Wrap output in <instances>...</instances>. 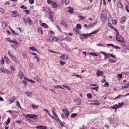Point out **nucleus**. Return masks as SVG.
Instances as JSON below:
<instances>
[{
  "instance_id": "nucleus-1",
  "label": "nucleus",
  "mask_w": 129,
  "mask_h": 129,
  "mask_svg": "<svg viewBox=\"0 0 129 129\" xmlns=\"http://www.w3.org/2000/svg\"><path fill=\"white\" fill-rule=\"evenodd\" d=\"M99 29H97L96 30H95L94 31L92 32L91 33L89 34H81L80 35V37L81 39H86L87 38V37L91 36L92 34H94L97 33L99 31Z\"/></svg>"
},
{
  "instance_id": "nucleus-2",
  "label": "nucleus",
  "mask_w": 129,
  "mask_h": 129,
  "mask_svg": "<svg viewBox=\"0 0 129 129\" xmlns=\"http://www.w3.org/2000/svg\"><path fill=\"white\" fill-rule=\"evenodd\" d=\"M116 39L117 41L119 42L125 43H126V41L124 40V38L121 36H117L116 37Z\"/></svg>"
},
{
  "instance_id": "nucleus-3",
  "label": "nucleus",
  "mask_w": 129,
  "mask_h": 129,
  "mask_svg": "<svg viewBox=\"0 0 129 129\" xmlns=\"http://www.w3.org/2000/svg\"><path fill=\"white\" fill-rule=\"evenodd\" d=\"M38 115L34 114H27L26 115V116L29 118L33 119L35 120H36L38 118Z\"/></svg>"
},
{
  "instance_id": "nucleus-4",
  "label": "nucleus",
  "mask_w": 129,
  "mask_h": 129,
  "mask_svg": "<svg viewBox=\"0 0 129 129\" xmlns=\"http://www.w3.org/2000/svg\"><path fill=\"white\" fill-rule=\"evenodd\" d=\"M0 71H1V72H3L4 73H10V72L9 71L3 67H2L0 68Z\"/></svg>"
},
{
  "instance_id": "nucleus-5",
  "label": "nucleus",
  "mask_w": 129,
  "mask_h": 129,
  "mask_svg": "<svg viewBox=\"0 0 129 129\" xmlns=\"http://www.w3.org/2000/svg\"><path fill=\"white\" fill-rule=\"evenodd\" d=\"M48 11H49V18L53 22V13L51 12V11L50 9H49L48 10Z\"/></svg>"
},
{
  "instance_id": "nucleus-6",
  "label": "nucleus",
  "mask_w": 129,
  "mask_h": 129,
  "mask_svg": "<svg viewBox=\"0 0 129 129\" xmlns=\"http://www.w3.org/2000/svg\"><path fill=\"white\" fill-rule=\"evenodd\" d=\"M11 12L13 14V15H11L12 17H16L19 15V14L18 12L17 11H12Z\"/></svg>"
},
{
  "instance_id": "nucleus-7",
  "label": "nucleus",
  "mask_w": 129,
  "mask_h": 129,
  "mask_svg": "<svg viewBox=\"0 0 129 129\" xmlns=\"http://www.w3.org/2000/svg\"><path fill=\"white\" fill-rule=\"evenodd\" d=\"M35 128L37 129H46L47 127L45 125H39L36 126Z\"/></svg>"
},
{
  "instance_id": "nucleus-8",
  "label": "nucleus",
  "mask_w": 129,
  "mask_h": 129,
  "mask_svg": "<svg viewBox=\"0 0 129 129\" xmlns=\"http://www.w3.org/2000/svg\"><path fill=\"white\" fill-rule=\"evenodd\" d=\"M106 13L105 10H103L101 14V18L103 20H105L106 19Z\"/></svg>"
},
{
  "instance_id": "nucleus-9",
  "label": "nucleus",
  "mask_w": 129,
  "mask_h": 129,
  "mask_svg": "<svg viewBox=\"0 0 129 129\" xmlns=\"http://www.w3.org/2000/svg\"><path fill=\"white\" fill-rule=\"evenodd\" d=\"M63 111L65 114L66 118H67L70 114L69 112L66 109H63Z\"/></svg>"
},
{
  "instance_id": "nucleus-10",
  "label": "nucleus",
  "mask_w": 129,
  "mask_h": 129,
  "mask_svg": "<svg viewBox=\"0 0 129 129\" xmlns=\"http://www.w3.org/2000/svg\"><path fill=\"white\" fill-rule=\"evenodd\" d=\"M18 76L20 79L25 78L23 73L21 71H20L18 74Z\"/></svg>"
},
{
  "instance_id": "nucleus-11",
  "label": "nucleus",
  "mask_w": 129,
  "mask_h": 129,
  "mask_svg": "<svg viewBox=\"0 0 129 129\" xmlns=\"http://www.w3.org/2000/svg\"><path fill=\"white\" fill-rule=\"evenodd\" d=\"M25 94L28 98H31L32 96L33 93L32 92L28 91L25 92Z\"/></svg>"
},
{
  "instance_id": "nucleus-12",
  "label": "nucleus",
  "mask_w": 129,
  "mask_h": 129,
  "mask_svg": "<svg viewBox=\"0 0 129 129\" xmlns=\"http://www.w3.org/2000/svg\"><path fill=\"white\" fill-rule=\"evenodd\" d=\"M104 74L103 71H101L99 70H97L96 72L97 76L99 77L100 76H102Z\"/></svg>"
},
{
  "instance_id": "nucleus-13",
  "label": "nucleus",
  "mask_w": 129,
  "mask_h": 129,
  "mask_svg": "<svg viewBox=\"0 0 129 129\" xmlns=\"http://www.w3.org/2000/svg\"><path fill=\"white\" fill-rule=\"evenodd\" d=\"M26 19L28 22L29 25H31L33 23V22L31 18L29 17H27L26 18Z\"/></svg>"
},
{
  "instance_id": "nucleus-14",
  "label": "nucleus",
  "mask_w": 129,
  "mask_h": 129,
  "mask_svg": "<svg viewBox=\"0 0 129 129\" xmlns=\"http://www.w3.org/2000/svg\"><path fill=\"white\" fill-rule=\"evenodd\" d=\"M16 99V97L14 96H13L11 98L10 100H9L10 101L11 103H13L14 101Z\"/></svg>"
},
{
  "instance_id": "nucleus-15",
  "label": "nucleus",
  "mask_w": 129,
  "mask_h": 129,
  "mask_svg": "<svg viewBox=\"0 0 129 129\" xmlns=\"http://www.w3.org/2000/svg\"><path fill=\"white\" fill-rule=\"evenodd\" d=\"M77 100L76 103L77 105H80L81 102V100L79 98H77Z\"/></svg>"
},
{
  "instance_id": "nucleus-16",
  "label": "nucleus",
  "mask_w": 129,
  "mask_h": 129,
  "mask_svg": "<svg viewBox=\"0 0 129 129\" xmlns=\"http://www.w3.org/2000/svg\"><path fill=\"white\" fill-rule=\"evenodd\" d=\"M68 57V56L65 54L62 55L60 57V58L62 59H67Z\"/></svg>"
},
{
  "instance_id": "nucleus-17",
  "label": "nucleus",
  "mask_w": 129,
  "mask_h": 129,
  "mask_svg": "<svg viewBox=\"0 0 129 129\" xmlns=\"http://www.w3.org/2000/svg\"><path fill=\"white\" fill-rule=\"evenodd\" d=\"M11 58L15 62H17V63H18V61H17V60L16 58L14 56H13V55L12 56H11Z\"/></svg>"
},
{
  "instance_id": "nucleus-18",
  "label": "nucleus",
  "mask_w": 129,
  "mask_h": 129,
  "mask_svg": "<svg viewBox=\"0 0 129 129\" xmlns=\"http://www.w3.org/2000/svg\"><path fill=\"white\" fill-rule=\"evenodd\" d=\"M64 40L67 42H70L72 40L69 37H66L64 38Z\"/></svg>"
},
{
  "instance_id": "nucleus-19",
  "label": "nucleus",
  "mask_w": 129,
  "mask_h": 129,
  "mask_svg": "<svg viewBox=\"0 0 129 129\" xmlns=\"http://www.w3.org/2000/svg\"><path fill=\"white\" fill-rule=\"evenodd\" d=\"M4 58L5 59V61L6 63L8 64H9L10 62V61L9 58H8L6 56H4Z\"/></svg>"
},
{
  "instance_id": "nucleus-20",
  "label": "nucleus",
  "mask_w": 129,
  "mask_h": 129,
  "mask_svg": "<svg viewBox=\"0 0 129 129\" xmlns=\"http://www.w3.org/2000/svg\"><path fill=\"white\" fill-rule=\"evenodd\" d=\"M60 24L61 25L66 27L67 25L65 22L63 20H61L60 22Z\"/></svg>"
},
{
  "instance_id": "nucleus-21",
  "label": "nucleus",
  "mask_w": 129,
  "mask_h": 129,
  "mask_svg": "<svg viewBox=\"0 0 129 129\" xmlns=\"http://www.w3.org/2000/svg\"><path fill=\"white\" fill-rule=\"evenodd\" d=\"M126 17H122L120 19V22L122 23H123L125 20Z\"/></svg>"
},
{
  "instance_id": "nucleus-22",
  "label": "nucleus",
  "mask_w": 129,
  "mask_h": 129,
  "mask_svg": "<svg viewBox=\"0 0 129 129\" xmlns=\"http://www.w3.org/2000/svg\"><path fill=\"white\" fill-rule=\"evenodd\" d=\"M52 5V7L53 8H55L57 7V4L55 2H53L52 4H51Z\"/></svg>"
},
{
  "instance_id": "nucleus-23",
  "label": "nucleus",
  "mask_w": 129,
  "mask_h": 129,
  "mask_svg": "<svg viewBox=\"0 0 129 129\" xmlns=\"http://www.w3.org/2000/svg\"><path fill=\"white\" fill-rule=\"evenodd\" d=\"M31 107L34 109H37L39 107V106L38 105H35L34 104H33L31 105Z\"/></svg>"
},
{
  "instance_id": "nucleus-24",
  "label": "nucleus",
  "mask_w": 129,
  "mask_h": 129,
  "mask_svg": "<svg viewBox=\"0 0 129 129\" xmlns=\"http://www.w3.org/2000/svg\"><path fill=\"white\" fill-rule=\"evenodd\" d=\"M41 26L46 28H48V26L45 23H42L41 24Z\"/></svg>"
},
{
  "instance_id": "nucleus-25",
  "label": "nucleus",
  "mask_w": 129,
  "mask_h": 129,
  "mask_svg": "<svg viewBox=\"0 0 129 129\" xmlns=\"http://www.w3.org/2000/svg\"><path fill=\"white\" fill-rule=\"evenodd\" d=\"M97 103H90V104L91 105H99L100 104V103H99L98 101H97Z\"/></svg>"
},
{
  "instance_id": "nucleus-26",
  "label": "nucleus",
  "mask_w": 129,
  "mask_h": 129,
  "mask_svg": "<svg viewBox=\"0 0 129 129\" xmlns=\"http://www.w3.org/2000/svg\"><path fill=\"white\" fill-rule=\"evenodd\" d=\"M29 49L33 51H37V49L35 48V47H29Z\"/></svg>"
},
{
  "instance_id": "nucleus-27",
  "label": "nucleus",
  "mask_w": 129,
  "mask_h": 129,
  "mask_svg": "<svg viewBox=\"0 0 129 129\" xmlns=\"http://www.w3.org/2000/svg\"><path fill=\"white\" fill-rule=\"evenodd\" d=\"M108 26L109 27H110L111 28L113 29L114 30L115 29V28H114V27H113L111 24V23H110V22H109L108 24Z\"/></svg>"
},
{
  "instance_id": "nucleus-28",
  "label": "nucleus",
  "mask_w": 129,
  "mask_h": 129,
  "mask_svg": "<svg viewBox=\"0 0 129 129\" xmlns=\"http://www.w3.org/2000/svg\"><path fill=\"white\" fill-rule=\"evenodd\" d=\"M34 78L38 82H40L41 81V79L39 78L38 76H35L34 77Z\"/></svg>"
},
{
  "instance_id": "nucleus-29",
  "label": "nucleus",
  "mask_w": 129,
  "mask_h": 129,
  "mask_svg": "<svg viewBox=\"0 0 129 129\" xmlns=\"http://www.w3.org/2000/svg\"><path fill=\"white\" fill-rule=\"evenodd\" d=\"M2 23L3 27L4 28H5L7 26V25L6 24V22L5 21H3Z\"/></svg>"
},
{
  "instance_id": "nucleus-30",
  "label": "nucleus",
  "mask_w": 129,
  "mask_h": 129,
  "mask_svg": "<svg viewBox=\"0 0 129 129\" xmlns=\"http://www.w3.org/2000/svg\"><path fill=\"white\" fill-rule=\"evenodd\" d=\"M99 87L98 86H97V87H92L91 88V90H95L96 91H98V90Z\"/></svg>"
},
{
  "instance_id": "nucleus-31",
  "label": "nucleus",
  "mask_w": 129,
  "mask_h": 129,
  "mask_svg": "<svg viewBox=\"0 0 129 129\" xmlns=\"http://www.w3.org/2000/svg\"><path fill=\"white\" fill-rule=\"evenodd\" d=\"M54 87L55 88H59L60 89H64L62 87L60 86H59V85H56V86H54Z\"/></svg>"
},
{
  "instance_id": "nucleus-32",
  "label": "nucleus",
  "mask_w": 129,
  "mask_h": 129,
  "mask_svg": "<svg viewBox=\"0 0 129 129\" xmlns=\"http://www.w3.org/2000/svg\"><path fill=\"white\" fill-rule=\"evenodd\" d=\"M77 28V29H80L81 28V25L80 24H78L76 25Z\"/></svg>"
},
{
  "instance_id": "nucleus-33",
  "label": "nucleus",
  "mask_w": 129,
  "mask_h": 129,
  "mask_svg": "<svg viewBox=\"0 0 129 129\" xmlns=\"http://www.w3.org/2000/svg\"><path fill=\"white\" fill-rule=\"evenodd\" d=\"M10 42L11 43H14L15 44H18L17 42L16 41H14L13 40H10Z\"/></svg>"
},
{
  "instance_id": "nucleus-34",
  "label": "nucleus",
  "mask_w": 129,
  "mask_h": 129,
  "mask_svg": "<svg viewBox=\"0 0 129 129\" xmlns=\"http://www.w3.org/2000/svg\"><path fill=\"white\" fill-rule=\"evenodd\" d=\"M123 103L122 102L121 103H118V105H117V108H119L121 107V106L123 105Z\"/></svg>"
},
{
  "instance_id": "nucleus-35",
  "label": "nucleus",
  "mask_w": 129,
  "mask_h": 129,
  "mask_svg": "<svg viewBox=\"0 0 129 129\" xmlns=\"http://www.w3.org/2000/svg\"><path fill=\"white\" fill-rule=\"evenodd\" d=\"M94 26V24H93V23H91L88 26V27L90 28L93 27Z\"/></svg>"
},
{
  "instance_id": "nucleus-36",
  "label": "nucleus",
  "mask_w": 129,
  "mask_h": 129,
  "mask_svg": "<svg viewBox=\"0 0 129 129\" xmlns=\"http://www.w3.org/2000/svg\"><path fill=\"white\" fill-rule=\"evenodd\" d=\"M63 60H61L60 61V63L61 65H63L65 63V62L63 61Z\"/></svg>"
},
{
  "instance_id": "nucleus-37",
  "label": "nucleus",
  "mask_w": 129,
  "mask_h": 129,
  "mask_svg": "<svg viewBox=\"0 0 129 129\" xmlns=\"http://www.w3.org/2000/svg\"><path fill=\"white\" fill-rule=\"evenodd\" d=\"M37 31L39 33H40L42 35L43 34V31L41 29H39L37 30Z\"/></svg>"
},
{
  "instance_id": "nucleus-38",
  "label": "nucleus",
  "mask_w": 129,
  "mask_h": 129,
  "mask_svg": "<svg viewBox=\"0 0 129 129\" xmlns=\"http://www.w3.org/2000/svg\"><path fill=\"white\" fill-rule=\"evenodd\" d=\"M10 69H11V71H13V72H14V68L12 66H10Z\"/></svg>"
},
{
  "instance_id": "nucleus-39",
  "label": "nucleus",
  "mask_w": 129,
  "mask_h": 129,
  "mask_svg": "<svg viewBox=\"0 0 129 129\" xmlns=\"http://www.w3.org/2000/svg\"><path fill=\"white\" fill-rule=\"evenodd\" d=\"M77 114L76 113H74L71 115V117L72 118H74L77 115Z\"/></svg>"
},
{
  "instance_id": "nucleus-40",
  "label": "nucleus",
  "mask_w": 129,
  "mask_h": 129,
  "mask_svg": "<svg viewBox=\"0 0 129 129\" xmlns=\"http://www.w3.org/2000/svg\"><path fill=\"white\" fill-rule=\"evenodd\" d=\"M89 54L91 55H92L93 56H97L98 55V54H97L91 52Z\"/></svg>"
},
{
  "instance_id": "nucleus-41",
  "label": "nucleus",
  "mask_w": 129,
  "mask_h": 129,
  "mask_svg": "<svg viewBox=\"0 0 129 129\" xmlns=\"http://www.w3.org/2000/svg\"><path fill=\"white\" fill-rule=\"evenodd\" d=\"M117 105L116 104H115L113 106H111V108H112L113 109H116V108H117Z\"/></svg>"
},
{
  "instance_id": "nucleus-42",
  "label": "nucleus",
  "mask_w": 129,
  "mask_h": 129,
  "mask_svg": "<svg viewBox=\"0 0 129 129\" xmlns=\"http://www.w3.org/2000/svg\"><path fill=\"white\" fill-rule=\"evenodd\" d=\"M16 106H18V107L21 108L20 104L18 101H16Z\"/></svg>"
},
{
  "instance_id": "nucleus-43",
  "label": "nucleus",
  "mask_w": 129,
  "mask_h": 129,
  "mask_svg": "<svg viewBox=\"0 0 129 129\" xmlns=\"http://www.w3.org/2000/svg\"><path fill=\"white\" fill-rule=\"evenodd\" d=\"M113 47L114 48L116 49H121V48L120 47L115 45H114Z\"/></svg>"
},
{
  "instance_id": "nucleus-44",
  "label": "nucleus",
  "mask_w": 129,
  "mask_h": 129,
  "mask_svg": "<svg viewBox=\"0 0 129 129\" xmlns=\"http://www.w3.org/2000/svg\"><path fill=\"white\" fill-rule=\"evenodd\" d=\"M23 83H24V86H26L27 85V82L25 80H24L23 81Z\"/></svg>"
},
{
  "instance_id": "nucleus-45",
  "label": "nucleus",
  "mask_w": 129,
  "mask_h": 129,
  "mask_svg": "<svg viewBox=\"0 0 129 129\" xmlns=\"http://www.w3.org/2000/svg\"><path fill=\"white\" fill-rule=\"evenodd\" d=\"M73 8H72L71 9L69 10L68 11V12H70L71 14H72L73 13Z\"/></svg>"
},
{
  "instance_id": "nucleus-46",
  "label": "nucleus",
  "mask_w": 129,
  "mask_h": 129,
  "mask_svg": "<svg viewBox=\"0 0 129 129\" xmlns=\"http://www.w3.org/2000/svg\"><path fill=\"white\" fill-rule=\"evenodd\" d=\"M87 97L89 98H92V95L90 93H88L87 95Z\"/></svg>"
},
{
  "instance_id": "nucleus-47",
  "label": "nucleus",
  "mask_w": 129,
  "mask_h": 129,
  "mask_svg": "<svg viewBox=\"0 0 129 129\" xmlns=\"http://www.w3.org/2000/svg\"><path fill=\"white\" fill-rule=\"evenodd\" d=\"M0 12L2 13H4V10L3 8L0 7Z\"/></svg>"
},
{
  "instance_id": "nucleus-48",
  "label": "nucleus",
  "mask_w": 129,
  "mask_h": 129,
  "mask_svg": "<svg viewBox=\"0 0 129 129\" xmlns=\"http://www.w3.org/2000/svg\"><path fill=\"white\" fill-rule=\"evenodd\" d=\"M114 30H115V31L116 32V37H117V36H120V35H119V33L118 32V30L117 29H116L115 28V29Z\"/></svg>"
},
{
  "instance_id": "nucleus-49",
  "label": "nucleus",
  "mask_w": 129,
  "mask_h": 129,
  "mask_svg": "<svg viewBox=\"0 0 129 129\" xmlns=\"http://www.w3.org/2000/svg\"><path fill=\"white\" fill-rule=\"evenodd\" d=\"M128 8L129 7L128 6L126 5V6L125 7V9L128 12H129V9H129Z\"/></svg>"
},
{
  "instance_id": "nucleus-50",
  "label": "nucleus",
  "mask_w": 129,
  "mask_h": 129,
  "mask_svg": "<svg viewBox=\"0 0 129 129\" xmlns=\"http://www.w3.org/2000/svg\"><path fill=\"white\" fill-rule=\"evenodd\" d=\"M113 20L112 18L111 17H110L108 19V21L109 22H111L112 21H113Z\"/></svg>"
},
{
  "instance_id": "nucleus-51",
  "label": "nucleus",
  "mask_w": 129,
  "mask_h": 129,
  "mask_svg": "<svg viewBox=\"0 0 129 129\" xmlns=\"http://www.w3.org/2000/svg\"><path fill=\"white\" fill-rule=\"evenodd\" d=\"M10 28L12 33H13L14 34H15V35H17L18 34L17 32H15L14 30H13L12 29H11L10 27Z\"/></svg>"
},
{
  "instance_id": "nucleus-52",
  "label": "nucleus",
  "mask_w": 129,
  "mask_h": 129,
  "mask_svg": "<svg viewBox=\"0 0 129 129\" xmlns=\"http://www.w3.org/2000/svg\"><path fill=\"white\" fill-rule=\"evenodd\" d=\"M122 96L124 97V95H121L119 94L117 97H116L115 98V99H116L118 98H120V97H122Z\"/></svg>"
},
{
  "instance_id": "nucleus-53",
  "label": "nucleus",
  "mask_w": 129,
  "mask_h": 129,
  "mask_svg": "<svg viewBox=\"0 0 129 129\" xmlns=\"http://www.w3.org/2000/svg\"><path fill=\"white\" fill-rule=\"evenodd\" d=\"M53 1H51L50 0H47V2L49 4H51Z\"/></svg>"
},
{
  "instance_id": "nucleus-54",
  "label": "nucleus",
  "mask_w": 129,
  "mask_h": 129,
  "mask_svg": "<svg viewBox=\"0 0 129 129\" xmlns=\"http://www.w3.org/2000/svg\"><path fill=\"white\" fill-rule=\"evenodd\" d=\"M59 123L60 124V125L61 126V127H63L64 123V122H62V121H60Z\"/></svg>"
},
{
  "instance_id": "nucleus-55",
  "label": "nucleus",
  "mask_w": 129,
  "mask_h": 129,
  "mask_svg": "<svg viewBox=\"0 0 129 129\" xmlns=\"http://www.w3.org/2000/svg\"><path fill=\"white\" fill-rule=\"evenodd\" d=\"M20 8H23L24 9H27V7L26 6L24 7L23 5H22L21 6Z\"/></svg>"
},
{
  "instance_id": "nucleus-56",
  "label": "nucleus",
  "mask_w": 129,
  "mask_h": 129,
  "mask_svg": "<svg viewBox=\"0 0 129 129\" xmlns=\"http://www.w3.org/2000/svg\"><path fill=\"white\" fill-rule=\"evenodd\" d=\"M74 31H76V32L78 33H79V30L76 28H74L73 29Z\"/></svg>"
},
{
  "instance_id": "nucleus-57",
  "label": "nucleus",
  "mask_w": 129,
  "mask_h": 129,
  "mask_svg": "<svg viewBox=\"0 0 129 129\" xmlns=\"http://www.w3.org/2000/svg\"><path fill=\"white\" fill-rule=\"evenodd\" d=\"M121 45L122 47V48L123 49H125V47H126V46L124 44H121Z\"/></svg>"
},
{
  "instance_id": "nucleus-58",
  "label": "nucleus",
  "mask_w": 129,
  "mask_h": 129,
  "mask_svg": "<svg viewBox=\"0 0 129 129\" xmlns=\"http://www.w3.org/2000/svg\"><path fill=\"white\" fill-rule=\"evenodd\" d=\"M97 45L98 46H100L101 47H105V46L103 44H97Z\"/></svg>"
},
{
  "instance_id": "nucleus-59",
  "label": "nucleus",
  "mask_w": 129,
  "mask_h": 129,
  "mask_svg": "<svg viewBox=\"0 0 129 129\" xmlns=\"http://www.w3.org/2000/svg\"><path fill=\"white\" fill-rule=\"evenodd\" d=\"M78 17H80V19L82 20L84 19L85 18V17H83L82 16H78Z\"/></svg>"
},
{
  "instance_id": "nucleus-60",
  "label": "nucleus",
  "mask_w": 129,
  "mask_h": 129,
  "mask_svg": "<svg viewBox=\"0 0 129 129\" xmlns=\"http://www.w3.org/2000/svg\"><path fill=\"white\" fill-rule=\"evenodd\" d=\"M54 41L56 42H57L58 41V39L56 37H54Z\"/></svg>"
},
{
  "instance_id": "nucleus-61",
  "label": "nucleus",
  "mask_w": 129,
  "mask_h": 129,
  "mask_svg": "<svg viewBox=\"0 0 129 129\" xmlns=\"http://www.w3.org/2000/svg\"><path fill=\"white\" fill-rule=\"evenodd\" d=\"M22 56L23 58L25 59V58L27 57V55H26L24 53H23L22 54Z\"/></svg>"
},
{
  "instance_id": "nucleus-62",
  "label": "nucleus",
  "mask_w": 129,
  "mask_h": 129,
  "mask_svg": "<svg viewBox=\"0 0 129 129\" xmlns=\"http://www.w3.org/2000/svg\"><path fill=\"white\" fill-rule=\"evenodd\" d=\"M65 3L66 5H67L69 3V0H65Z\"/></svg>"
},
{
  "instance_id": "nucleus-63",
  "label": "nucleus",
  "mask_w": 129,
  "mask_h": 129,
  "mask_svg": "<svg viewBox=\"0 0 129 129\" xmlns=\"http://www.w3.org/2000/svg\"><path fill=\"white\" fill-rule=\"evenodd\" d=\"M105 85H106L105 86L106 87H108L109 85V84L107 82H105Z\"/></svg>"
},
{
  "instance_id": "nucleus-64",
  "label": "nucleus",
  "mask_w": 129,
  "mask_h": 129,
  "mask_svg": "<svg viewBox=\"0 0 129 129\" xmlns=\"http://www.w3.org/2000/svg\"><path fill=\"white\" fill-rule=\"evenodd\" d=\"M29 2L30 4H33L34 3V0H29Z\"/></svg>"
}]
</instances>
